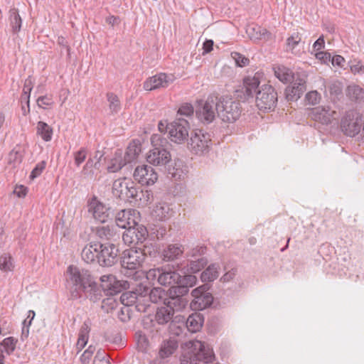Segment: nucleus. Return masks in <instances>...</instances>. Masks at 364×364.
<instances>
[{
    "label": "nucleus",
    "mask_w": 364,
    "mask_h": 364,
    "mask_svg": "<svg viewBox=\"0 0 364 364\" xmlns=\"http://www.w3.org/2000/svg\"><path fill=\"white\" fill-rule=\"evenodd\" d=\"M231 57L235 60L236 65L240 68L247 65L250 63L247 58L237 52H232Z\"/></svg>",
    "instance_id": "56"
},
{
    "label": "nucleus",
    "mask_w": 364,
    "mask_h": 364,
    "mask_svg": "<svg viewBox=\"0 0 364 364\" xmlns=\"http://www.w3.org/2000/svg\"><path fill=\"white\" fill-rule=\"evenodd\" d=\"M126 164V161L123 159L122 152L117 150L113 159H111L109 165L107 166V171L109 173H116L121 170Z\"/></svg>",
    "instance_id": "32"
},
{
    "label": "nucleus",
    "mask_w": 364,
    "mask_h": 364,
    "mask_svg": "<svg viewBox=\"0 0 364 364\" xmlns=\"http://www.w3.org/2000/svg\"><path fill=\"white\" fill-rule=\"evenodd\" d=\"M97 235L102 240L115 241L119 238L120 234L114 225H106L97 228Z\"/></svg>",
    "instance_id": "24"
},
{
    "label": "nucleus",
    "mask_w": 364,
    "mask_h": 364,
    "mask_svg": "<svg viewBox=\"0 0 364 364\" xmlns=\"http://www.w3.org/2000/svg\"><path fill=\"white\" fill-rule=\"evenodd\" d=\"M95 351V348L92 346H90L87 350L84 351V353L80 356V360L83 364H87L89 363L91 359L94 352Z\"/></svg>",
    "instance_id": "61"
},
{
    "label": "nucleus",
    "mask_w": 364,
    "mask_h": 364,
    "mask_svg": "<svg viewBox=\"0 0 364 364\" xmlns=\"http://www.w3.org/2000/svg\"><path fill=\"white\" fill-rule=\"evenodd\" d=\"M306 90V82L302 79L296 80L292 85L286 88L285 98L287 101H296Z\"/></svg>",
    "instance_id": "20"
},
{
    "label": "nucleus",
    "mask_w": 364,
    "mask_h": 364,
    "mask_svg": "<svg viewBox=\"0 0 364 364\" xmlns=\"http://www.w3.org/2000/svg\"><path fill=\"white\" fill-rule=\"evenodd\" d=\"M273 70L275 77L284 83L289 82L293 79L292 71L284 65H276Z\"/></svg>",
    "instance_id": "33"
},
{
    "label": "nucleus",
    "mask_w": 364,
    "mask_h": 364,
    "mask_svg": "<svg viewBox=\"0 0 364 364\" xmlns=\"http://www.w3.org/2000/svg\"><path fill=\"white\" fill-rule=\"evenodd\" d=\"M144 262V257L140 250L136 247L126 250L120 258L121 272L127 277H134Z\"/></svg>",
    "instance_id": "6"
},
{
    "label": "nucleus",
    "mask_w": 364,
    "mask_h": 364,
    "mask_svg": "<svg viewBox=\"0 0 364 364\" xmlns=\"http://www.w3.org/2000/svg\"><path fill=\"white\" fill-rule=\"evenodd\" d=\"M210 286L204 284L191 291L193 299L191 301V308L195 311H201L211 306L213 301V296L208 291Z\"/></svg>",
    "instance_id": "12"
},
{
    "label": "nucleus",
    "mask_w": 364,
    "mask_h": 364,
    "mask_svg": "<svg viewBox=\"0 0 364 364\" xmlns=\"http://www.w3.org/2000/svg\"><path fill=\"white\" fill-rule=\"evenodd\" d=\"M149 287L140 283L132 290L134 292L135 296L138 298L139 303H147L149 304L148 294Z\"/></svg>",
    "instance_id": "43"
},
{
    "label": "nucleus",
    "mask_w": 364,
    "mask_h": 364,
    "mask_svg": "<svg viewBox=\"0 0 364 364\" xmlns=\"http://www.w3.org/2000/svg\"><path fill=\"white\" fill-rule=\"evenodd\" d=\"M100 279L102 282L100 287L106 295L117 296L119 293L129 287L127 281L118 280L112 274L102 275Z\"/></svg>",
    "instance_id": "15"
},
{
    "label": "nucleus",
    "mask_w": 364,
    "mask_h": 364,
    "mask_svg": "<svg viewBox=\"0 0 364 364\" xmlns=\"http://www.w3.org/2000/svg\"><path fill=\"white\" fill-rule=\"evenodd\" d=\"M238 100L230 96L217 97L218 117L224 122L233 123L241 115L242 107Z\"/></svg>",
    "instance_id": "4"
},
{
    "label": "nucleus",
    "mask_w": 364,
    "mask_h": 364,
    "mask_svg": "<svg viewBox=\"0 0 364 364\" xmlns=\"http://www.w3.org/2000/svg\"><path fill=\"white\" fill-rule=\"evenodd\" d=\"M192 287L183 284L170 287L164 305L173 313L183 310L188 303L187 296Z\"/></svg>",
    "instance_id": "7"
},
{
    "label": "nucleus",
    "mask_w": 364,
    "mask_h": 364,
    "mask_svg": "<svg viewBox=\"0 0 364 364\" xmlns=\"http://www.w3.org/2000/svg\"><path fill=\"white\" fill-rule=\"evenodd\" d=\"M93 364H111L109 358L104 351H98L95 357Z\"/></svg>",
    "instance_id": "60"
},
{
    "label": "nucleus",
    "mask_w": 364,
    "mask_h": 364,
    "mask_svg": "<svg viewBox=\"0 0 364 364\" xmlns=\"http://www.w3.org/2000/svg\"><path fill=\"white\" fill-rule=\"evenodd\" d=\"M66 287L73 299L85 295L90 301L96 302L102 298V290L90 272L73 265H70L66 272Z\"/></svg>",
    "instance_id": "1"
},
{
    "label": "nucleus",
    "mask_w": 364,
    "mask_h": 364,
    "mask_svg": "<svg viewBox=\"0 0 364 364\" xmlns=\"http://www.w3.org/2000/svg\"><path fill=\"white\" fill-rule=\"evenodd\" d=\"M346 96L350 100L358 104L364 103V90L356 85H350L346 90Z\"/></svg>",
    "instance_id": "28"
},
{
    "label": "nucleus",
    "mask_w": 364,
    "mask_h": 364,
    "mask_svg": "<svg viewBox=\"0 0 364 364\" xmlns=\"http://www.w3.org/2000/svg\"><path fill=\"white\" fill-rule=\"evenodd\" d=\"M189 122L182 117H176L172 122L167 124L166 131L168 133L171 140L181 144L188 140Z\"/></svg>",
    "instance_id": "11"
},
{
    "label": "nucleus",
    "mask_w": 364,
    "mask_h": 364,
    "mask_svg": "<svg viewBox=\"0 0 364 364\" xmlns=\"http://www.w3.org/2000/svg\"><path fill=\"white\" fill-rule=\"evenodd\" d=\"M130 210H122L115 216L116 226L122 229L128 228Z\"/></svg>",
    "instance_id": "45"
},
{
    "label": "nucleus",
    "mask_w": 364,
    "mask_h": 364,
    "mask_svg": "<svg viewBox=\"0 0 364 364\" xmlns=\"http://www.w3.org/2000/svg\"><path fill=\"white\" fill-rule=\"evenodd\" d=\"M168 294V290L165 291L161 287H154L151 289H149L148 299L149 302L158 304L163 303L164 304L165 300H166Z\"/></svg>",
    "instance_id": "31"
},
{
    "label": "nucleus",
    "mask_w": 364,
    "mask_h": 364,
    "mask_svg": "<svg viewBox=\"0 0 364 364\" xmlns=\"http://www.w3.org/2000/svg\"><path fill=\"white\" fill-rule=\"evenodd\" d=\"M215 360L213 348L208 344L198 340L186 342L183 347L181 355V364H198L212 363Z\"/></svg>",
    "instance_id": "3"
},
{
    "label": "nucleus",
    "mask_w": 364,
    "mask_h": 364,
    "mask_svg": "<svg viewBox=\"0 0 364 364\" xmlns=\"http://www.w3.org/2000/svg\"><path fill=\"white\" fill-rule=\"evenodd\" d=\"M260 81L257 76L246 77L243 80V85L235 90V96L240 100L245 102L256 96L257 90L260 88Z\"/></svg>",
    "instance_id": "16"
},
{
    "label": "nucleus",
    "mask_w": 364,
    "mask_h": 364,
    "mask_svg": "<svg viewBox=\"0 0 364 364\" xmlns=\"http://www.w3.org/2000/svg\"><path fill=\"white\" fill-rule=\"evenodd\" d=\"M136 248L137 250H140L141 251V254H143V257H144V262H146V259L148 257H155L157 255L156 246L153 245L147 239L146 242H144L142 245H139Z\"/></svg>",
    "instance_id": "38"
},
{
    "label": "nucleus",
    "mask_w": 364,
    "mask_h": 364,
    "mask_svg": "<svg viewBox=\"0 0 364 364\" xmlns=\"http://www.w3.org/2000/svg\"><path fill=\"white\" fill-rule=\"evenodd\" d=\"M134 230H129V228H127L126 230L122 234V240L124 244L127 245H136L135 243V240L133 237Z\"/></svg>",
    "instance_id": "59"
},
{
    "label": "nucleus",
    "mask_w": 364,
    "mask_h": 364,
    "mask_svg": "<svg viewBox=\"0 0 364 364\" xmlns=\"http://www.w3.org/2000/svg\"><path fill=\"white\" fill-rule=\"evenodd\" d=\"M14 269L12 257L9 254L4 253L0 257V269L2 272H11Z\"/></svg>",
    "instance_id": "48"
},
{
    "label": "nucleus",
    "mask_w": 364,
    "mask_h": 364,
    "mask_svg": "<svg viewBox=\"0 0 364 364\" xmlns=\"http://www.w3.org/2000/svg\"><path fill=\"white\" fill-rule=\"evenodd\" d=\"M216 114H218L217 97L209 96L205 101L198 102L196 115L202 124H211L215 119Z\"/></svg>",
    "instance_id": "9"
},
{
    "label": "nucleus",
    "mask_w": 364,
    "mask_h": 364,
    "mask_svg": "<svg viewBox=\"0 0 364 364\" xmlns=\"http://www.w3.org/2000/svg\"><path fill=\"white\" fill-rule=\"evenodd\" d=\"M204 322L203 316L198 312L189 315L186 319V327L190 332L196 333L201 328Z\"/></svg>",
    "instance_id": "26"
},
{
    "label": "nucleus",
    "mask_w": 364,
    "mask_h": 364,
    "mask_svg": "<svg viewBox=\"0 0 364 364\" xmlns=\"http://www.w3.org/2000/svg\"><path fill=\"white\" fill-rule=\"evenodd\" d=\"M117 317L122 322H127L129 321L130 316L128 306H124V307H121L120 309L117 311Z\"/></svg>",
    "instance_id": "64"
},
{
    "label": "nucleus",
    "mask_w": 364,
    "mask_h": 364,
    "mask_svg": "<svg viewBox=\"0 0 364 364\" xmlns=\"http://www.w3.org/2000/svg\"><path fill=\"white\" fill-rule=\"evenodd\" d=\"M178 347V344L176 340H166L161 345L159 355L161 358H168L176 352Z\"/></svg>",
    "instance_id": "30"
},
{
    "label": "nucleus",
    "mask_w": 364,
    "mask_h": 364,
    "mask_svg": "<svg viewBox=\"0 0 364 364\" xmlns=\"http://www.w3.org/2000/svg\"><path fill=\"white\" fill-rule=\"evenodd\" d=\"M16 342L14 337L6 338L0 343V350L9 355L15 350Z\"/></svg>",
    "instance_id": "47"
},
{
    "label": "nucleus",
    "mask_w": 364,
    "mask_h": 364,
    "mask_svg": "<svg viewBox=\"0 0 364 364\" xmlns=\"http://www.w3.org/2000/svg\"><path fill=\"white\" fill-rule=\"evenodd\" d=\"M252 38L257 40L268 41L272 38V33L264 28L256 26L248 29Z\"/></svg>",
    "instance_id": "37"
},
{
    "label": "nucleus",
    "mask_w": 364,
    "mask_h": 364,
    "mask_svg": "<svg viewBox=\"0 0 364 364\" xmlns=\"http://www.w3.org/2000/svg\"><path fill=\"white\" fill-rule=\"evenodd\" d=\"M10 25L12 28L14 33H17L20 31L22 20L21 18L16 9L10 10Z\"/></svg>",
    "instance_id": "44"
},
{
    "label": "nucleus",
    "mask_w": 364,
    "mask_h": 364,
    "mask_svg": "<svg viewBox=\"0 0 364 364\" xmlns=\"http://www.w3.org/2000/svg\"><path fill=\"white\" fill-rule=\"evenodd\" d=\"M99 243H90L81 252L82 259L87 264H98Z\"/></svg>",
    "instance_id": "23"
},
{
    "label": "nucleus",
    "mask_w": 364,
    "mask_h": 364,
    "mask_svg": "<svg viewBox=\"0 0 364 364\" xmlns=\"http://www.w3.org/2000/svg\"><path fill=\"white\" fill-rule=\"evenodd\" d=\"M98 264L102 267H112L118 261L119 249L112 242L99 243Z\"/></svg>",
    "instance_id": "14"
},
{
    "label": "nucleus",
    "mask_w": 364,
    "mask_h": 364,
    "mask_svg": "<svg viewBox=\"0 0 364 364\" xmlns=\"http://www.w3.org/2000/svg\"><path fill=\"white\" fill-rule=\"evenodd\" d=\"M95 161L93 159L90 157L82 167L81 174L85 177L92 178L95 175Z\"/></svg>",
    "instance_id": "51"
},
{
    "label": "nucleus",
    "mask_w": 364,
    "mask_h": 364,
    "mask_svg": "<svg viewBox=\"0 0 364 364\" xmlns=\"http://www.w3.org/2000/svg\"><path fill=\"white\" fill-rule=\"evenodd\" d=\"M208 262L205 257H202L200 259H191L187 264L188 271L191 273H197L207 265Z\"/></svg>",
    "instance_id": "40"
},
{
    "label": "nucleus",
    "mask_w": 364,
    "mask_h": 364,
    "mask_svg": "<svg viewBox=\"0 0 364 364\" xmlns=\"http://www.w3.org/2000/svg\"><path fill=\"white\" fill-rule=\"evenodd\" d=\"M278 100L277 92L271 85L264 84L257 90L255 97L256 105L264 112L274 109Z\"/></svg>",
    "instance_id": "10"
},
{
    "label": "nucleus",
    "mask_w": 364,
    "mask_h": 364,
    "mask_svg": "<svg viewBox=\"0 0 364 364\" xmlns=\"http://www.w3.org/2000/svg\"><path fill=\"white\" fill-rule=\"evenodd\" d=\"M328 90L331 95L338 96L342 93L341 83L339 82H333L328 85Z\"/></svg>",
    "instance_id": "62"
},
{
    "label": "nucleus",
    "mask_w": 364,
    "mask_h": 364,
    "mask_svg": "<svg viewBox=\"0 0 364 364\" xmlns=\"http://www.w3.org/2000/svg\"><path fill=\"white\" fill-rule=\"evenodd\" d=\"M309 105H315L320 102L321 95L316 90L309 92L305 97Z\"/></svg>",
    "instance_id": "58"
},
{
    "label": "nucleus",
    "mask_w": 364,
    "mask_h": 364,
    "mask_svg": "<svg viewBox=\"0 0 364 364\" xmlns=\"http://www.w3.org/2000/svg\"><path fill=\"white\" fill-rule=\"evenodd\" d=\"M129 198L135 200H141L140 192H139L138 189L134 186V182L132 181L130 182V185H129L128 188L126 190V193L122 199Z\"/></svg>",
    "instance_id": "52"
},
{
    "label": "nucleus",
    "mask_w": 364,
    "mask_h": 364,
    "mask_svg": "<svg viewBox=\"0 0 364 364\" xmlns=\"http://www.w3.org/2000/svg\"><path fill=\"white\" fill-rule=\"evenodd\" d=\"M141 151V143L139 140H133L127 146L123 159L127 164L135 161Z\"/></svg>",
    "instance_id": "25"
},
{
    "label": "nucleus",
    "mask_w": 364,
    "mask_h": 364,
    "mask_svg": "<svg viewBox=\"0 0 364 364\" xmlns=\"http://www.w3.org/2000/svg\"><path fill=\"white\" fill-rule=\"evenodd\" d=\"M220 269V264L213 263L210 264L200 274V279L203 282L208 284V282H213L219 276V269Z\"/></svg>",
    "instance_id": "29"
},
{
    "label": "nucleus",
    "mask_w": 364,
    "mask_h": 364,
    "mask_svg": "<svg viewBox=\"0 0 364 364\" xmlns=\"http://www.w3.org/2000/svg\"><path fill=\"white\" fill-rule=\"evenodd\" d=\"M135 340L138 350L141 352L146 351L149 346V340L146 336L141 331H137L135 333Z\"/></svg>",
    "instance_id": "49"
},
{
    "label": "nucleus",
    "mask_w": 364,
    "mask_h": 364,
    "mask_svg": "<svg viewBox=\"0 0 364 364\" xmlns=\"http://www.w3.org/2000/svg\"><path fill=\"white\" fill-rule=\"evenodd\" d=\"M173 212L167 203H159L154 208L152 215L159 221L166 220L170 218Z\"/></svg>",
    "instance_id": "27"
},
{
    "label": "nucleus",
    "mask_w": 364,
    "mask_h": 364,
    "mask_svg": "<svg viewBox=\"0 0 364 364\" xmlns=\"http://www.w3.org/2000/svg\"><path fill=\"white\" fill-rule=\"evenodd\" d=\"M108 297L103 299L102 301L101 308L102 309L106 312L109 313L112 310H114L117 308L119 303L118 301V298L114 295H107Z\"/></svg>",
    "instance_id": "42"
},
{
    "label": "nucleus",
    "mask_w": 364,
    "mask_h": 364,
    "mask_svg": "<svg viewBox=\"0 0 364 364\" xmlns=\"http://www.w3.org/2000/svg\"><path fill=\"white\" fill-rule=\"evenodd\" d=\"M87 211L95 220L101 223L109 221L114 216L112 209L101 202L95 196L88 200Z\"/></svg>",
    "instance_id": "13"
},
{
    "label": "nucleus",
    "mask_w": 364,
    "mask_h": 364,
    "mask_svg": "<svg viewBox=\"0 0 364 364\" xmlns=\"http://www.w3.org/2000/svg\"><path fill=\"white\" fill-rule=\"evenodd\" d=\"M188 145L189 149L195 154H206L213 145L212 136L203 129H196L191 132Z\"/></svg>",
    "instance_id": "8"
},
{
    "label": "nucleus",
    "mask_w": 364,
    "mask_h": 364,
    "mask_svg": "<svg viewBox=\"0 0 364 364\" xmlns=\"http://www.w3.org/2000/svg\"><path fill=\"white\" fill-rule=\"evenodd\" d=\"M173 314L166 306L159 308L155 314V320L160 325L166 324L172 320Z\"/></svg>",
    "instance_id": "36"
},
{
    "label": "nucleus",
    "mask_w": 364,
    "mask_h": 364,
    "mask_svg": "<svg viewBox=\"0 0 364 364\" xmlns=\"http://www.w3.org/2000/svg\"><path fill=\"white\" fill-rule=\"evenodd\" d=\"M131 181H127L126 178L123 181L121 179L115 180L112 186L113 194L120 198H123L126 193V190L130 185Z\"/></svg>",
    "instance_id": "39"
},
{
    "label": "nucleus",
    "mask_w": 364,
    "mask_h": 364,
    "mask_svg": "<svg viewBox=\"0 0 364 364\" xmlns=\"http://www.w3.org/2000/svg\"><path fill=\"white\" fill-rule=\"evenodd\" d=\"M179 264L176 266L166 264L161 267L149 269L146 272V279L155 280L162 286H171V287L177 285L194 286L197 282V277L192 274H180L178 272Z\"/></svg>",
    "instance_id": "2"
},
{
    "label": "nucleus",
    "mask_w": 364,
    "mask_h": 364,
    "mask_svg": "<svg viewBox=\"0 0 364 364\" xmlns=\"http://www.w3.org/2000/svg\"><path fill=\"white\" fill-rule=\"evenodd\" d=\"M362 120L358 117L355 118L353 112H348L342 118L341 127L344 134L349 136H354L358 134L361 129Z\"/></svg>",
    "instance_id": "19"
},
{
    "label": "nucleus",
    "mask_w": 364,
    "mask_h": 364,
    "mask_svg": "<svg viewBox=\"0 0 364 364\" xmlns=\"http://www.w3.org/2000/svg\"><path fill=\"white\" fill-rule=\"evenodd\" d=\"M107 101L109 102V109L112 113H117L120 111L122 106L117 95L112 92L107 94Z\"/></svg>",
    "instance_id": "46"
},
{
    "label": "nucleus",
    "mask_w": 364,
    "mask_h": 364,
    "mask_svg": "<svg viewBox=\"0 0 364 364\" xmlns=\"http://www.w3.org/2000/svg\"><path fill=\"white\" fill-rule=\"evenodd\" d=\"M87 156V149L85 147H81L78 151L73 152L74 163L77 167L85 161Z\"/></svg>",
    "instance_id": "53"
},
{
    "label": "nucleus",
    "mask_w": 364,
    "mask_h": 364,
    "mask_svg": "<svg viewBox=\"0 0 364 364\" xmlns=\"http://www.w3.org/2000/svg\"><path fill=\"white\" fill-rule=\"evenodd\" d=\"M129 228L134 231L133 232V237L138 246L142 245L148 239L149 233L147 229L143 225H136L133 227H129Z\"/></svg>",
    "instance_id": "35"
},
{
    "label": "nucleus",
    "mask_w": 364,
    "mask_h": 364,
    "mask_svg": "<svg viewBox=\"0 0 364 364\" xmlns=\"http://www.w3.org/2000/svg\"><path fill=\"white\" fill-rule=\"evenodd\" d=\"M207 251V247L205 245H197L196 247L191 249L186 255L188 257L191 259H200L202 257H205Z\"/></svg>",
    "instance_id": "50"
},
{
    "label": "nucleus",
    "mask_w": 364,
    "mask_h": 364,
    "mask_svg": "<svg viewBox=\"0 0 364 364\" xmlns=\"http://www.w3.org/2000/svg\"><path fill=\"white\" fill-rule=\"evenodd\" d=\"M175 80L174 76L172 74L167 75L166 73H161L154 76L148 78L144 82V88L146 90H153L161 87H167L171 83Z\"/></svg>",
    "instance_id": "18"
},
{
    "label": "nucleus",
    "mask_w": 364,
    "mask_h": 364,
    "mask_svg": "<svg viewBox=\"0 0 364 364\" xmlns=\"http://www.w3.org/2000/svg\"><path fill=\"white\" fill-rule=\"evenodd\" d=\"M46 162L45 161H41V162L38 163L32 170L29 178L31 180H34L35 178L41 176L43 170L46 168Z\"/></svg>",
    "instance_id": "57"
},
{
    "label": "nucleus",
    "mask_w": 364,
    "mask_h": 364,
    "mask_svg": "<svg viewBox=\"0 0 364 364\" xmlns=\"http://www.w3.org/2000/svg\"><path fill=\"white\" fill-rule=\"evenodd\" d=\"M193 113L194 108L193 105L190 103H184L179 107L177 112V117H181L182 116L188 117H191Z\"/></svg>",
    "instance_id": "55"
},
{
    "label": "nucleus",
    "mask_w": 364,
    "mask_h": 364,
    "mask_svg": "<svg viewBox=\"0 0 364 364\" xmlns=\"http://www.w3.org/2000/svg\"><path fill=\"white\" fill-rule=\"evenodd\" d=\"M37 134L41 136L45 141H49L52 139L53 129L46 122L40 121L37 123Z\"/></svg>",
    "instance_id": "41"
},
{
    "label": "nucleus",
    "mask_w": 364,
    "mask_h": 364,
    "mask_svg": "<svg viewBox=\"0 0 364 364\" xmlns=\"http://www.w3.org/2000/svg\"><path fill=\"white\" fill-rule=\"evenodd\" d=\"M90 331V328L89 324L87 321H85L80 329L78 338L88 341Z\"/></svg>",
    "instance_id": "63"
},
{
    "label": "nucleus",
    "mask_w": 364,
    "mask_h": 364,
    "mask_svg": "<svg viewBox=\"0 0 364 364\" xmlns=\"http://www.w3.org/2000/svg\"><path fill=\"white\" fill-rule=\"evenodd\" d=\"M184 247L181 244H169L162 251V259L166 262L179 259L183 254Z\"/></svg>",
    "instance_id": "22"
},
{
    "label": "nucleus",
    "mask_w": 364,
    "mask_h": 364,
    "mask_svg": "<svg viewBox=\"0 0 364 364\" xmlns=\"http://www.w3.org/2000/svg\"><path fill=\"white\" fill-rule=\"evenodd\" d=\"M301 43V37L299 33H294L287 39L286 50L293 54H297L300 52V45Z\"/></svg>",
    "instance_id": "34"
},
{
    "label": "nucleus",
    "mask_w": 364,
    "mask_h": 364,
    "mask_svg": "<svg viewBox=\"0 0 364 364\" xmlns=\"http://www.w3.org/2000/svg\"><path fill=\"white\" fill-rule=\"evenodd\" d=\"M153 148L149 151L146 160L154 166H163L171 160V154L168 150L170 146L166 138L160 135H153L151 137Z\"/></svg>",
    "instance_id": "5"
},
{
    "label": "nucleus",
    "mask_w": 364,
    "mask_h": 364,
    "mask_svg": "<svg viewBox=\"0 0 364 364\" xmlns=\"http://www.w3.org/2000/svg\"><path fill=\"white\" fill-rule=\"evenodd\" d=\"M134 178L142 186H151L158 179V174L149 165L138 166L133 174Z\"/></svg>",
    "instance_id": "17"
},
{
    "label": "nucleus",
    "mask_w": 364,
    "mask_h": 364,
    "mask_svg": "<svg viewBox=\"0 0 364 364\" xmlns=\"http://www.w3.org/2000/svg\"><path fill=\"white\" fill-rule=\"evenodd\" d=\"M135 293L133 291H127L122 293L119 297L120 304L124 306H129L135 304L136 309L138 311L144 312L146 311V308L149 306L147 303H139L138 301V298L134 294Z\"/></svg>",
    "instance_id": "21"
},
{
    "label": "nucleus",
    "mask_w": 364,
    "mask_h": 364,
    "mask_svg": "<svg viewBox=\"0 0 364 364\" xmlns=\"http://www.w3.org/2000/svg\"><path fill=\"white\" fill-rule=\"evenodd\" d=\"M33 88V82L31 77L29 76L26 80L24 83V87L23 90V94L21 95V99L26 100V103L28 105V108L29 109V98L31 92Z\"/></svg>",
    "instance_id": "54"
}]
</instances>
